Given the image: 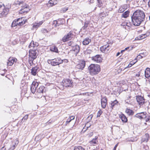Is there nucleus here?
Returning <instances> with one entry per match:
<instances>
[{"mask_svg": "<svg viewBox=\"0 0 150 150\" xmlns=\"http://www.w3.org/2000/svg\"><path fill=\"white\" fill-rule=\"evenodd\" d=\"M41 25V24H40L39 23H37L34 24L33 26V28H37Z\"/></svg>", "mask_w": 150, "mask_h": 150, "instance_id": "obj_41", "label": "nucleus"}, {"mask_svg": "<svg viewBox=\"0 0 150 150\" xmlns=\"http://www.w3.org/2000/svg\"><path fill=\"white\" fill-rule=\"evenodd\" d=\"M46 91V88L44 86H41L37 89V92L39 93H43L45 92Z\"/></svg>", "mask_w": 150, "mask_h": 150, "instance_id": "obj_15", "label": "nucleus"}, {"mask_svg": "<svg viewBox=\"0 0 150 150\" xmlns=\"http://www.w3.org/2000/svg\"><path fill=\"white\" fill-rule=\"evenodd\" d=\"M34 41L32 40V41L30 43V44L28 46L30 48L31 47H34Z\"/></svg>", "mask_w": 150, "mask_h": 150, "instance_id": "obj_43", "label": "nucleus"}, {"mask_svg": "<svg viewBox=\"0 0 150 150\" xmlns=\"http://www.w3.org/2000/svg\"><path fill=\"white\" fill-rule=\"evenodd\" d=\"M38 45V42H35V43L34 42V47H37Z\"/></svg>", "mask_w": 150, "mask_h": 150, "instance_id": "obj_62", "label": "nucleus"}, {"mask_svg": "<svg viewBox=\"0 0 150 150\" xmlns=\"http://www.w3.org/2000/svg\"><path fill=\"white\" fill-rule=\"evenodd\" d=\"M107 99L106 96H105L102 98L101 100L102 107L105 108L106 106Z\"/></svg>", "mask_w": 150, "mask_h": 150, "instance_id": "obj_13", "label": "nucleus"}, {"mask_svg": "<svg viewBox=\"0 0 150 150\" xmlns=\"http://www.w3.org/2000/svg\"><path fill=\"white\" fill-rule=\"evenodd\" d=\"M91 50H87L86 52L87 54H90L91 52Z\"/></svg>", "mask_w": 150, "mask_h": 150, "instance_id": "obj_64", "label": "nucleus"}, {"mask_svg": "<svg viewBox=\"0 0 150 150\" xmlns=\"http://www.w3.org/2000/svg\"><path fill=\"white\" fill-rule=\"evenodd\" d=\"M149 139V135L148 134L146 133L145 134L144 138H143L142 141L143 142H147Z\"/></svg>", "mask_w": 150, "mask_h": 150, "instance_id": "obj_26", "label": "nucleus"}, {"mask_svg": "<svg viewBox=\"0 0 150 150\" xmlns=\"http://www.w3.org/2000/svg\"><path fill=\"white\" fill-rule=\"evenodd\" d=\"M33 86H35L36 87L38 88L39 85V83L37 82L33 81L31 84Z\"/></svg>", "mask_w": 150, "mask_h": 150, "instance_id": "obj_36", "label": "nucleus"}, {"mask_svg": "<svg viewBox=\"0 0 150 150\" xmlns=\"http://www.w3.org/2000/svg\"><path fill=\"white\" fill-rule=\"evenodd\" d=\"M33 61L34 60L31 61L30 59H28V62L30 66H32L33 64Z\"/></svg>", "mask_w": 150, "mask_h": 150, "instance_id": "obj_54", "label": "nucleus"}, {"mask_svg": "<svg viewBox=\"0 0 150 150\" xmlns=\"http://www.w3.org/2000/svg\"><path fill=\"white\" fill-rule=\"evenodd\" d=\"M141 114H140V112L137 113L135 115H134V117H136L139 118L140 119H141V115H140Z\"/></svg>", "mask_w": 150, "mask_h": 150, "instance_id": "obj_40", "label": "nucleus"}, {"mask_svg": "<svg viewBox=\"0 0 150 150\" xmlns=\"http://www.w3.org/2000/svg\"><path fill=\"white\" fill-rule=\"evenodd\" d=\"M101 54H97L91 57V59L93 61L97 63H99L102 62L103 59L101 57Z\"/></svg>", "mask_w": 150, "mask_h": 150, "instance_id": "obj_7", "label": "nucleus"}, {"mask_svg": "<svg viewBox=\"0 0 150 150\" xmlns=\"http://www.w3.org/2000/svg\"><path fill=\"white\" fill-rule=\"evenodd\" d=\"M17 61L16 58L15 57H10L7 62L8 66H11L14 62H16Z\"/></svg>", "mask_w": 150, "mask_h": 150, "instance_id": "obj_11", "label": "nucleus"}, {"mask_svg": "<svg viewBox=\"0 0 150 150\" xmlns=\"http://www.w3.org/2000/svg\"><path fill=\"white\" fill-rule=\"evenodd\" d=\"M144 76L146 78L148 79L150 83V68L147 67L144 71Z\"/></svg>", "mask_w": 150, "mask_h": 150, "instance_id": "obj_12", "label": "nucleus"}, {"mask_svg": "<svg viewBox=\"0 0 150 150\" xmlns=\"http://www.w3.org/2000/svg\"><path fill=\"white\" fill-rule=\"evenodd\" d=\"M140 54L144 56V57H145V56H146L147 54L146 52H144L143 53H142Z\"/></svg>", "mask_w": 150, "mask_h": 150, "instance_id": "obj_60", "label": "nucleus"}, {"mask_svg": "<svg viewBox=\"0 0 150 150\" xmlns=\"http://www.w3.org/2000/svg\"><path fill=\"white\" fill-rule=\"evenodd\" d=\"M125 23H126V26L130 28L132 26V23L130 22H126Z\"/></svg>", "mask_w": 150, "mask_h": 150, "instance_id": "obj_47", "label": "nucleus"}, {"mask_svg": "<svg viewBox=\"0 0 150 150\" xmlns=\"http://www.w3.org/2000/svg\"><path fill=\"white\" fill-rule=\"evenodd\" d=\"M57 0H50L48 2L51 6L54 5L57 3Z\"/></svg>", "mask_w": 150, "mask_h": 150, "instance_id": "obj_29", "label": "nucleus"}, {"mask_svg": "<svg viewBox=\"0 0 150 150\" xmlns=\"http://www.w3.org/2000/svg\"><path fill=\"white\" fill-rule=\"evenodd\" d=\"M86 65V62L84 60H81L80 61L79 63L76 66V68L79 69L83 70Z\"/></svg>", "mask_w": 150, "mask_h": 150, "instance_id": "obj_8", "label": "nucleus"}, {"mask_svg": "<svg viewBox=\"0 0 150 150\" xmlns=\"http://www.w3.org/2000/svg\"><path fill=\"white\" fill-rule=\"evenodd\" d=\"M50 50L52 52L59 53V52L58 50L57 47L55 45H53L50 47Z\"/></svg>", "mask_w": 150, "mask_h": 150, "instance_id": "obj_16", "label": "nucleus"}, {"mask_svg": "<svg viewBox=\"0 0 150 150\" xmlns=\"http://www.w3.org/2000/svg\"><path fill=\"white\" fill-rule=\"evenodd\" d=\"M38 55L36 50L30 49L29 50V59H30L31 61L34 60L37 58Z\"/></svg>", "mask_w": 150, "mask_h": 150, "instance_id": "obj_5", "label": "nucleus"}, {"mask_svg": "<svg viewBox=\"0 0 150 150\" xmlns=\"http://www.w3.org/2000/svg\"><path fill=\"white\" fill-rule=\"evenodd\" d=\"M23 19V18L22 17H21V18H17L16 19H15V20H14L16 21V22H18L19 21H20V20H21L22 19Z\"/></svg>", "mask_w": 150, "mask_h": 150, "instance_id": "obj_56", "label": "nucleus"}, {"mask_svg": "<svg viewBox=\"0 0 150 150\" xmlns=\"http://www.w3.org/2000/svg\"><path fill=\"white\" fill-rule=\"evenodd\" d=\"M118 143H117L115 145L113 148V150H116L118 146Z\"/></svg>", "mask_w": 150, "mask_h": 150, "instance_id": "obj_61", "label": "nucleus"}, {"mask_svg": "<svg viewBox=\"0 0 150 150\" xmlns=\"http://www.w3.org/2000/svg\"><path fill=\"white\" fill-rule=\"evenodd\" d=\"M145 119L146 122H150V115H148L147 114V117Z\"/></svg>", "mask_w": 150, "mask_h": 150, "instance_id": "obj_45", "label": "nucleus"}, {"mask_svg": "<svg viewBox=\"0 0 150 150\" xmlns=\"http://www.w3.org/2000/svg\"><path fill=\"white\" fill-rule=\"evenodd\" d=\"M145 34L146 35V37H147L150 35V32L147 31Z\"/></svg>", "mask_w": 150, "mask_h": 150, "instance_id": "obj_59", "label": "nucleus"}, {"mask_svg": "<svg viewBox=\"0 0 150 150\" xmlns=\"http://www.w3.org/2000/svg\"><path fill=\"white\" fill-rule=\"evenodd\" d=\"M125 102L126 103H127L128 104H131V102H130V101L129 99L128 98H127L126 100H125Z\"/></svg>", "mask_w": 150, "mask_h": 150, "instance_id": "obj_49", "label": "nucleus"}, {"mask_svg": "<svg viewBox=\"0 0 150 150\" xmlns=\"http://www.w3.org/2000/svg\"><path fill=\"white\" fill-rule=\"evenodd\" d=\"M16 146V143H15L14 145H13L10 148L9 150H13Z\"/></svg>", "mask_w": 150, "mask_h": 150, "instance_id": "obj_48", "label": "nucleus"}, {"mask_svg": "<svg viewBox=\"0 0 150 150\" xmlns=\"http://www.w3.org/2000/svg\"><path fill=\"white\" fill-rule=\"evenodd\" d=\"M125 112L129 116H132L133 115L134 113V112L133 110L128 108H127L126 109Z\"/></svg>", "mask_w": 150, "mask_h": 150, "instance_id": "obj_17", "label": "nucleus"}, {"mask_svg": "<svg viewBox=\"0 0 150 150\" xmlns=\"http://www.w3.org/2000/svg\"><path fill=\"white\" fill-rule=\"evenodd\" d=\"M28 115L27 114L24 116L22 119H21V120L20 122H19L18 123V124L21 125L23 122H25L28 119Z\"/></svg>", "mask_w": 150, "mask_h": 150, "instance_id": "obj_22", "label": "nucleus"}, {"mask_svg": "<svg viewBox=\"0 0 150 150\" xmlns=\"http://www.w3.org/2000/svg\"><path fill=\"white\" fill-rule=\"evenodd\" d=\"M30 89L31 92L33 94H34L35 91L37 92L36 88H34L30 87Z\"/></svg>", "mask_w": 150, "mask_h": 150, "instance_id": "obj_44", "label": "nucleus"}, {"mask_svg": "<svg viewBox=\"0 0 150 150\" xmlns=\"http://www.w3.org/2000/svg\"><path fill=\"white\" fill-rule=\"evenodd\" d=\"M73 33H74V32L73 31H70L62 38L61 40L63 42H66L71 40L74 35Z\"/></svg>", "mask_w": 150, "mask_h": 150, "instance_id": "obj_6", "label": "nucleus"}, {"mask_svg": "<svg viewBox=\"0 0 150 150\" xmlns=\"http://www.w3.org/2000/svg\"><path fill=\"white\" fill-rule=\"evenodd\" d=\"M140 114H141V119H145L147 117V113L146 112H140Z\"/></svg>", "mask_w": 150, "mask_h": 150, "instance_id": "obj_31", "label": "nucleus"}, {"mask_svg": "<svg viewBox=\"0 0 150 150\" xmlns=\"http://www.w3.org/2000/svg\"><path fill=\"white\" fill-rule=\"evenodd\" d=\"M53 25H54V27H56L58 26V22L57 21V20H56L54 21L53 22Z\"/></svg>", "mask_w": 150, "mask_h": 150, "instance_id": "obj_38", "label": "nucleus"}, {"mask_svg": "<svg viewBox=\"0 0 150 150\" xmlns=\"http://www.w3.org/2000/svg\"><path fill=\"white\" fill-rule=\"evenodd\" d=\"M73 51L75 52L76 54V55L78 54L80 51V47L77 45H76L74 46H73Z\"/></svg>", "mask_w": 150, "mask_h": 150, "instance_id": "obj_18", "label": "nucleus"}, {"mask_svg": "<svg viewBox=\"0 0 150 150\" xmlns=\"http://www.w3.org/2000/svg\"><path fill=\"white\" fill-rule=\"evenodd\" d=\"M74 150H85V149L81 146H75Z\"/></svg>", "mask_w": 150, "mask_h": 150, "instance_id": "obj_33", "label": "nucleus"}, {"mask_svg": "<svg viewBox=\"0 0 150 150\" xmlns=\"http://www.w3.org/2000/svg\"><path fill=\"white\" fill-rule=\"evenodd\" d=\"M145 18V15L144 11L138 9L134 11L131 16L132 22L134 25L138 26L144 21Z\"/></svg>", "mask_w": 150, "mask_h": 150, "instance_id": "obj_1", "label": "nucleus"}, {"mask_svg": "<svg viewBox=\"0 0 150 150\" xmlns=\"http://www.w3.org/2000/svg\"><path fill=\"white\" fill-rule=\"evenodd\" d=\"M27 21L28 20L27 19L25 20L23 19V20H21V22H19L18 23V25L19 26H21L23 25L27 22Z\"/></svg>", "mask_w": 150, "mask_h": 150, "instance_id": "obj_30", "label": "nucleus"}, {"mask_svg": "<svg viewBox=\"0 0 150 150\" xmlns=\"http://www.w3.org/2000/svg\"><path fill=\"white\" fill-rule=\"evenodd\" d=\"M99 16L101 18V19H103V18H104L106 17V15L103 12H101L99 14Z\"/></svg>", "mask_w": 150, "mask_h": 150, "instance_id": "obj_35", "label": "nucleus"}, {"mask_svg": "<svg viewBox=\"0 0 150 150\" xmlns=\"http://www.w3.org/2000/svg\"><path fill=\"white\" fill-rule=\"evenodd\" d=\"M11 7H10V8L4 7L1 13V14L2 15L6 16L9 11V9Z\"/></svg>", "mask_w": 150, "mask_h": 150, "instance_id": "obj_19", "label": "nucleus"}, {"mask_svg": "<svg viewBox=\"0 0 150 150\" xmlns=\"http://www.w3.org/2000/svg\"><path fill=\"white\" fill-rule=\"evenodd\" d=\"M47 62L48 64H51L53 66L59 65L63 63V61L59 57H57L52 59L47 60Z\"/></svg>", "mask_w": 150, "mask_h": 150, "instance_id": "obj_3", "label": "nucleus"}, {"mask_svg": "<svg viewBox=\"0 0 150 150\" xmlns=\"http://www.w3.org/2000/svg\"><path fill=\"white\" fill-rule=\"evenodd\" d=\"M102 113V111L100 110L97 113V117L98 118L100 117Z\"/></svg>", "mask_w": 150, "mask_h": 150, "instance_id": "obj_46", "label": "nucleus"}, {"mask_svg": "<svg viewBox=\"0 0 150 150\" xmlns=\"http://www.w3.org/2000/svg\"><path fill=\"white\" fill-rule=\"evenodd\" d=\"M73 43V42L72 41H70L68 43V45L69 46H71L72 47H73V46H72V45Z\"/></svg>", "mask_w": 150, "mask_h": 150, "instance_id": "obj_55", "label": "nucleus"}, {"mask_svg": "<svg viewBox=\"0 0 150 150\" xmlns=\"http://www.w3.org/2000/svg\"><path fill=\"white\" fill-rule=\"evenodd\" d=\"M17 25H18V23L16 21L14 20L11 23V27H15Z\"/></svg>", "mask_w": 150, "mask_h": 150, "instance_id": "obj_34", "label": "nucleus"}, {"mask_svg": "<svg viewBox=\"0 0 150 150\" xmlns=\"http://www.w3.org/2000/svg\"><path fill=\"white\" fill-rule=\"evenodd\" d=\"M98 137L96 136L95 138H93L92 140L90 141L89 143L91 144H97L98 142Z\"/></svg>", "mask_w": 150, "mask_h": 150, "instance_id": "obj_21", "label": "nucleus"}, {"mask_svg": "<svg viewBox=\"0 0 150 150\" xmlns=\"http://www.w3.org/2000/svg\"><path fill=\"white\" fill-rule=\"evenodd\" d=\"M129 11L127 10L122 13V15L121 18H126L128 17L129 15Z\"/></svg>", "mask_w": 150, "mask_h": 150, "instance_id": "obj_23", "label": "nucleus"}, {"mask_svg": "<svg viewBox=\"0 0 150 150\" xmlns=\"http://www.w3.org/2000/svg\"><path fill=\"white\" fill-rule=\"evenodd\" d=\"M91 42V40L88 38H86L84 39L83 41V45H88Z\"/></svg>", "mask_w": 150, "mask_h": 150, "instance_id": "obj_20", "label": "nucleus"}, {"mask_svg": "<svg viewBox=\"0 0 150 150\" xmlns=\"http://www.w3.org/2000/svg\"><path fill=\"white\" fill-rule=\"evenodd\" d=\"M58 22V26L61 25H63L65 23V21L64 18H59L57 20Z\"/></svg>", "mask_w": 150, "mask_h": 150, "instance_id": "obj_25", "label": "nucleus"}, {"mask_svg": "<svg viewBox=\"0 0 150 150\" xmlns=\"http://www.w3.org/2000/svg\"><path fill=\"white\" fill-rule=\"evenodd\" d=\"M90 21H86L84 23V25L82 28V29L83 30H86L88 26V25L89 24Z\"/></svg>", "mask_w": 150, "mask_h": 150, "instance_id": "obj_27", "label": "nucleus"}, {"mask_svg": "<svg viewBox=\"0 0 150 150\" xmlns=\"http://www.w3.org/2000/svg\"><path fill=\"white\" fill-rule=\"evenodd\" d=\"M125 11L124 8H120L119 10V12L120 13H122Z\"/></svg>", "mask_w": 150, "mask_h": 150, "instance_id": "obj_53", "label": "nucleus"}, {"mask_svg": "<svg viewBox=\"0 0 150 150\" xmlns=\"http://www.w3.org/2000/svg\"><path fill=\"white\" fill-rule=\"evenodd\" d=\"M75 118V117L73 116H70L68 118H69L70 120H71V121L72 120H74Z\"/></svg>", "mask_w": 150, "mask_h": 150, "instance_id": "obj_57", "label": "nucleus"}, {"mask_svg": "<svg viewBox=\"0 0 150 150\" xmlns=\"http://www.w3.org/2000/svg\"><path fill=\"white\" fill-rule=\"evenodd\" d=\"M93 117V115L92 114L90 115L89 116H88L87 117V119H88V121L87 122V123H88L89 122H90L91 119L92 118V117Z\"/></svg>", "mask_w": 150, "mask_h": 150, "instance_id": "obj_42", "label": "nucleus"}, {"mask_svg": "<svg viewBox=\"0 0 150 150\" xmlns=\"http://www.w3.org/2000/svg\"><path fill=\"white\" fill-rule=\"evenodd\" d=\"M143 39V38H142L141 37H140V36L139 37H137L135 38V40H142Z\"/></svg>", "mask_w": 150, "mask_h": 150, "instance_id": "obj_52", "label": "nucleus"}, {"mask_svg": "<svg viewBox=\"0 0 150 150\" xmlns=\"http://www.w3.org/2000/svg\"><path fill=\"white\" fill-rule=\"evenodd\" d=\"M136 99L137 102L140 105H143L145 103V99L144 97L138 95L137 96Z\"/></svg>", "mask_w": 150, "mask_h": 150, "instance_id": "obj_9", "label": "nucleus"}, {"mask_svg": "<svg viewBox=\"0 0 150 150\" xmlns=\"http://www.w3.org/2000/svg\"><path fill=\"white\" fill-rule=\"evenodd\" d=\"M146 35H145V33L144 34H142V35H141L140 36L142 38H143V39H144L146 37Z\"/></svg>", "mask_w": 150, "mask_h": 150, "instance_id": "obj_63", "label": "nucleus"}, {"mask_svg": "<svg viewBox=\"0 0 150 150\" xmlns=\"http://www.w3.org/2000/svg\"><path fill=\"white\" fill-rule=\"evenodd\" d=\"M111 102L110 107L112 109H113V108L115 105H118L119 104V102L116 99L113 101H111Z\"/></svg>", "mask_w": 150, "mask_h": 150, "instance_id": "obj_24", "label": "nucleus"}, {"mask_svg": "<svg viewBox=\"0 0 150 150\" xmlns=\"http://www.w3.org/2000/svg\"><path fill=\"white\" fill-rule=\"evenodd\" d=\"M137 62V60L135 62H133V61H131L129 63V65L132 66L134 64H135Z\"/></svg>", "mask_w": 150, "mask_h": 150, "instance_id": "obj_51", "label": "nucleus"}, {"mask_svg": "<svg viewBox=\"0 0 150 150\" xmlns=\"http://www.w3.org/2000/svg\"><path fill=\"white\" fill-rule=\"evenodd\" d=\"M88 72L92 76H95L98 74L100 71L101 69L99 64H91L88 68Z\"/></svg>", "mask_w": 150, "mask_h": 150, "instance_id": "obj_2", "label": "nucleus"}, {"mask_svg": "<svg viewBox=\"0 0 150 150\" xmlns=\"http://www.w3.org/2000/svg\"><path fill=\"white\" fill-rule=\"evenodd\" d=\"M40 70V67L38 66H36L35 67H33L31 69V74L32 75L36 76Z\"/></svg>", "mask_w": 150, "mask_h": 150, "instance_id": "obj_10", "label": "nucleus"}, {"mask_svg": "<svg viewBox=\"0 0 150 150\" xmlns=\"http://www.w3.org/2000/svg\"><path fill=\"white\" fill-rule=\"evenodd\" d=\"M144 57V56L140 54H139L137 56V57L134 59L133 60V61H134V60H137V58H138L139 59H140Z\"/></svg>", "mask_w": 150, "mask_h": 150, "instance_id": "obj_39", "label": "nucleus"}, {"mask_svg": "<svg viewBox=\"0 0 150 150\" xmlns=\"http://www.w3.org/2000/svg\"><path fill=\"white\" fill-rule=\"evenodd\" d=\"M119 117L121 120L122 122L123 123H125L127 122L128 119L127 117L123 113L121 112V114L119 115Z\"/></svg>", "mask_w": 150, "mask_h": 150, "instance_id": "obj_14", "label": "nucleus"}, {"mask_svg": "<svg viewBox=\"0 0 150 150\" xmlns=\"http://www.w3.org/2000/svg\"><path fill=\"white\" fill-rule=\"evenodd\" d=\"M63 85L65 87H73L74 83L71 79H64L62 81Z\"/></svg>", "mask_w": 150, "mask_h": 150, "instance_id": "obj_4", "label": "nucleus"}, {"mask_svg": "<svg viewBox=\"0 0 150 150\" xmlns=\"http://www.w3.org/2000/svg\"><path fill=\"white\" fill-rule=\"evenodd\" d=\"M98 4L97 6L99 7H101L103 6V4L102 0H97Z\"/></svg>", "mask_w": 150, "mask_h": 150, "instance_id": "obj_32", "label": "nucleus"}, {"mask_svg": "<svg viewBox=\"0 0 150 150\" xmlns=\"http://www.w3.org/2000/svg\"><path fill=\"white\" fill-rule=\"evenodd\" d=\"M100 50L103 52H107L108 51V49H107L106 47V45H104L100 47Z\"/></svg>", "mask_w": 150, "mask_h": 150, "instance_id": "obj_28", "label": "nucleus"}, {"mask_svg": "<svg viewBox=\"0 0 150 150\" xmlns=\"http://www.w3.org/2000/svg\"><path fill=\"white\" fill-rule=\"evenodd\" d=\"M68 9V8H64L63 9V12H66L67 11Z\"/></svg>", "mask_w": 150, "mask_h": 150, "instance_id": "obj_58", "label": "nucleus"}, {"mask_svg": "<svg viewBox=\"0 0 150 150\" xmlns=\"http://www.w3.org/2000/svg\"><path fill=\"white\" fill-rule=\"evenodd\" d=\"M71 121V120L68 118L66 121L65 125L67 126Z\"/></svg>", "mask_w": 150, "mask_h": 150, "instance_id": "obj_50", "label": "nucleus"}, {"mask_svg": "<svg viewBox=\"0 0 150 150\" xmlns=\"http://www.w3.org/2000/svg\"><path fill=\"white\" fill-rule=\"evenodd\" d=\"M23 3L24 2L23 1H17L16 2H14V4L18 5L20 6L21 4H23Z\"/></svg>", "mask_w": 150, "mask_h": 150, "instance_id": "obj_37", "label": "nucleus"}]
</instances>
